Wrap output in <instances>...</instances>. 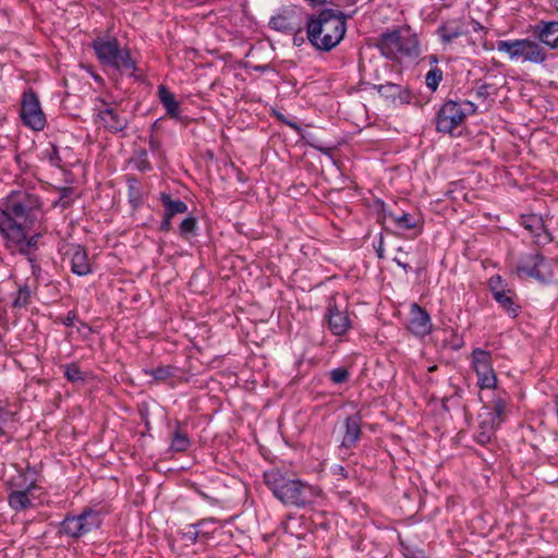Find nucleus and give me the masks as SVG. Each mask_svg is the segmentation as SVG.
Returning <instances> with one entry per match:
<instances>
[{"mask_svg":"<svg viewBox=\"0 0 558 558\" xmlns=\"http://www.w3.org/2000/svg\"><path fill=\"white\" fill-rule=\"evenodd\" d=\"M43 216L38 196L26 192H12L0 208V234L12 246L23 245L26 228L34 226Z\"/></svg>","mask_w":558,"mask_h":558,"instance_id":"f257e3e1","label":"nucleus"},{"mask_svg":"<svg viewBox=\"0 0 558 558\" xmlns=\"http://www.w3.org/2000/svg\"><path fill=\"white\" fill-rule=\"evenodd\" d=\"M347 31L345 20L342 14L326 9L312 16L307 22V38L317 49L330 51L344 37Z\"/></svg>","mask_w":558,"mask_h":558,"instance_id":"f03ea898","label":"nucleus"},{"mask_svg":"<svg viewBox=\"0 0 558 558\" xmlns=\"http://www.w3.org/2000/svg\"><path fill=\"white\" fill-rule=\"evenodd\" d=\"M381 54L390 60L415 59L420 56V41L409 28L381 34L378 44Z\"/></svg>","mask_w":558,"mask_h":558,"instance_id":"7ed1b4c3","label":"nucleus"},{"mask_svg":"<svg viewBox=\"0 0 558 558\" xmlns=\"http://www.w3.org/2000/svg\"><path fill=\"white\" fill-rule=\"evenodd\" d=\"M92 46L101 64L129 74L135 71V62L130 51L122 48L117 38L98 37L94 39Z\"/></svg>","mask_w":558,"mask_h":558,"instance_id":"20e7f679","label":"nucleus"},{"mask_svg":"<svg viewBox=\"0 0 558 558\" xmlns=\"http://www.w3.org/2000/svg\"><path fill=\"white\" fill-rule=\"evenodd\" d=\"M497 50L507 54L511 61L522 60L542 64L547 58L546 50L538 43L529 38L499 40Z\"/></svg>","mask_w":558,"mask_h":558,"instance_id":"39448f33","label":"nucleus"},{"mask_svg":"<svg viewBox=\"0 0 558 558\" xmlns=\"http://www.w3.org/2000/svg\"><path fill=\"white\" fill-rule=\"evenodd\" d=\"M477 106L469 100L457 102L446 101L437 112L436 130L441 133H451L458 128L466 116L476 112Z\"/></svg>","mask_w":558,"mask_h":558,"instance_id":"423d86ee","label":"nucleus"},{"mask_svg":"<svg viewBox=\"0 0 558 558\" xmlns=\"http://www.w3.org/2000/svg\"><path fill=\"white\" fill-rule=\"evenodd\" d=\"M554 262L538 253L522 255L515 266V274L520 278H533L541 282H548L554 278Z\"/></svg>","mask_w":558,"mask_h":558,"instance_id":"0eeeda50","label":"nucleus"},{"mask_svg":"<svg viewBox=\"0 0 558 558\" xmlns=\"http://www.w3.org/2000/svg\"><path fill=\"white\" fill-rule=\"evenodd\" d=\"M100 524V513L94 509L86 508L77 515L65 517L61 523L60 531L70 537L78 538L98 529Z\"/></svg>","mask_w":558,"mask_h":558,"instance_id":"6e6552de","label":"nucleus"},{"mask_svg":"<svg viewBox=\"0 0 558 558\" xmlns=\"http://www.w3.org/2000/svg\"><path fill=\"white\" fill-rule=\"evenodd\" d=\"M102 107L97 109L94 122L111 133L122 132L129 125V119L122 112L118 104L101 101Z\"/></svg>","mask_w":558,"mask_h":558,"instance_id":"1a4fd4ad","label":"nucleus"},{"mask_svg":"<svg viewBox=\"0 0 558 558\" xmlns=\"http://www.w3.org/2000/svg\"><path fill=\"white\" fill-rule=\"evenodd\" d=\"M21 119L23 123L34 131H41L46 125V117L41 110L38 97L33 90H27L22 96Z\"/></svg>","mask_w":558,"mask_h":558,"instance_id":"9d476101","label":"nucleus"},{"mask_svg":"<svg viewBox=\"0 0 558 558\" xmlns=\"http://www.w3.org/2000/svg\"><path fill=\"white\" fill-rule=\"evenodd\" d=\"M472 363L477 375V383L482 389L496 387L497 377L493 369L490 353L482 349L472 352Z\"/></svg>","mask_w":558,"mask_h":558,"instance_id":"9b49d317","label":"nucleus"},{"mask_svg":"<svg viewBox=\"0 0 558 558\" xmlns=\"http://www.w3.org/2000/svg\"><path fill=\"white\" fill-rule=\"evenodd\" d=\"M436 34L444 46L469 34V25L464 16L444 20L436 29Z\"/></svg>","mask_w":558,"mask_h":558,"instance_id":"f8f14e48","label":"nucleus"},{"mask_svg":"<svg viewBox=\"0 0 558 558\" xmlns=\"http://www.w3.org/2000/svg\"><path fill=\"white\" fill-rule=\"evenodd\" d=\"M490 291L494 299L506 310L509 314L515 316L518 314L519 306L515 305L513 299L515 293L507 288L500 276H493L488 281Z\"/></svg>","mask_w":558,"mask_h":558,"instance_id":"ddd939ff","label":"nucleus"},{"mask_svg":"<svg viewBox=\"0 0 558 558\" xmlns=\"http://www.w3.org/2000/svg\"><path fill=\"white\" fill-rule=\"evenodd\" d=\"M327 316L329 329L335 336H343L352 327L347 308H342L335 300H330L328 303Z\"/></svg>","mask_w":558,"mask_h":558,"instance_id":"4468645a","label":"nucleus"},{"mask_svg":"<svg viewBox=\"0 0 558 558\" xmlns=\"http://www.w3.org/2000/svg\"><path fill=\"white\" fill-rule=\"evenodd\" d=\"M408 329L416 337H425L433 330V324L429 314L418 304L413 303L410 306Z\"/></svg>","mask_w":558,"mask_h":558,"instance_id":"2eb2a0df","label":"nucleus"},{"mask_svg":"<svg viewBox=\"0 0 558 558\" xmlns=\"http://www.w3.org/2000/svg\"><path fill=\"white\" fill-rule=\"evenodd\" d=\"M69 259L71 271L80 277L92 272V264L86 250L80 244H71L64 253Z\"/></svg>","mask_w":558,"mask_h":558,"instance_id":"dca6fc26","label":"nucleus"},{"mask_svg":"<svg viewBox=\"0 0 558 558\" xmlns=\"http://www.w3.org/2000/svg\"><path fill=\"white\" fill-rule=\"evenodd\" d=\"M265 484L271 488H301L303 484L290 471L272 468L264 472Z\"/></svg>","mask_w":558,"mask_h":558,"instance_id":"f3484780","label":"nucleus"},{"mask_svg":"<svg viewBox=\"0 0 558 558\" xmlns=\"http://www.w3.org/2000/svg\"><path fill=\"white\" fill-rule=\"evenodd\" d=\"M534 33L539 41L550 47L551 49L558 47V22L541 21L535 25Z\"/></svg>","mask_w":558,"mask_h":558,"instance_id":"a211bd4d","label":"nucleus"},{"mask_svg":"<svg viewBox=\"0 0 558 558\" xmlns=\"http://www.w3.org/2000/svg\"><path fill=\"white\" fill-rule=\"evenodd\" d=\"M271 28L280 32H294L300 29L299 15L295 12H282L271 17Z\"/></svg>","mask_w":558,"mask_h":558,"instance_id":"6ab92c4d","label":"nucleus"},{"mask_svg":"<svg viewBox=\"0 0 558 558\" xmlns=\"http://www.w3.org/2000/svg\"><path fill=\"white\" fill-rule=\"evenodd\" d=\"M378 93L392 101L399 100L401 104L409 102L410 94L401 85L395 83H385L376 86Z\"/></svg>","mask_w":558,"mask_h":558,"instance_id":"aec40b11","label":"nucleus"},{"mask_svg":"<svg viewBox=\"0 0 558 558\" xmlns=\"http://www.w3.org/2000/svg\"><path fill=\"white\" fill-rule=\"evenodd\" d=\"M345 433L342 439V446L353 447L361 435V418L357 415L350 416L344 422Z\"/></svg>","mask_w":558,"mask_h":558,"instance_id":"412c9836","label":"nucleus"},{"mask_svg":"<svg viewBox=\"0 0 558 558\" xmlns=\"http://www.w3.org/2000/svg\"><path fill=\"white\" fill-rule=\"evenodd\" d=\"M158 97L170 118L178 119L180 117V104L177 101L174 94L165 85L158 86Z\"/></svg>","mask_w":558,"mask_h":558,"instance_id":"4be33fe9","label":"nucleus"},{"mask_svg":"<svg viewBox=\"0 0 558 558\" xmlns=\"http://www.w3.org/2000/svg\"><path fill=\"white\" fill-rule=\"evenodd\" d=\"M306 490H272L274 496L287 506L304 507L310 502Z\"/></svg>","mask_w":558,"mask_h":558,"instance_id":"5701e85b","label":"nucleus"},{"mask_svg":"<svg viewBox=\"0 0 558 558\" xmlns=\"http://www.w3.org/2000/svg\"><path fill=\"white\" fill-rule=\"evenodd\" d=\"M31 490H12L8 497L9 505L15 511H22L34 507V499L29 496Z\"/></svg>","mask_w":558,"mask_h":558,"instance_id":"b1692460","label":"nucleus"},{"mask_svg":"<svg viewBox=\"0 0 558 558\" xmlns=\"http://www.w3.org/2000/svg\"><path fill=\"white\" fill-rule=\"evenodd\" d=\"M160 202L165 207V214L168 217H173L178 214H184L187 211V205L181 199H173L169 194L161 193Z\"/></svg>","mask_w":558,"mask_h":558,"instance_id":"393cba45","label":"nucleus"},{"mask_svg":"<svg viewBox=\"0 0 558 558\" xmlns=\"http://www.w3.org/2000/svg\"><path fill=\"white\" fill-rule=\"evenodd\" d=\"M69 153L68 150H63L62 153L52 144L48 148L43 151L44 157L50 162V165L63 169L66 166L64 161V154Z\"/></svg>","mask_w":558,"mask_h":558,"instance_id":"a878e982","label":"nucleus"},{"mask_svg":"<svg viewBox=\"0 0 558 558\" xmlns=\"http://www.w3.org/2000/svg\"><path fill=\"white\" fill-rule=\"evenodd\" d=\"M388 217L393 221L397 228L400 230H411L416 227L417 220L410 214L395 215L389 214Z\"/></svg>","mask_w":558,"mask_h":558,"instance_id":"bb28decb","label":"nucleus"},{"mask_svg":"<svg viewBox=\"0 0 558 558\" xmlns=\"http://www.w3.org/2000/svg\"><path fill=\"white\" fill-rule=\"evenodd\" d=\"M189 446H190V439L186 436V434H184L180 429H177L173 433V436L171 439V445H170L171 450L175 451V452H181V451H185L189 448Z\"/></svg>","mask_w":558,"mask_h":558,"instance_id":"cd10ccee","label":"nucleus"},{"mask_svg":"<svg viewBox=\"0 0 558 558\" xmlns=\"http://www.w3.org/2000/svg\"><path fill=\"white\" fill-rule=\"evenodd\" d=\"M495 422L486 423L485 421L480 424V432L476 435L477 442L484 445L489 442L494 434Z\"/></svg>","mask_w":558,"mask_h":558,"instance_id":"c85d7f7f","label":"nucleus"},{"mask_svg":"<svg viewBox=\"0 0 558 558\" xmlns=\"http://www.w3.org/2000/svg\"><path fill=\"white\" fill-rule=\"evenodd\" d=\"M64 376L71 383L84 381L83 374L75 363L66 364L63 366Z\"/></svg>","mask_w":558,"mask_h":558,"instance_id":"c756f323","label":"nucleus"},{"mask_svg":"<svg viewBox=\"0 0 558 558\" xmlns=\"http://www.w3.org/2000/svg\"><path fill=\"white\" fill-rule=\"evenodd\" d=\"M441 80L442 72L437 68L429 70L425 76L426 86L433 92H435L438 88Z\"/></svg>","mask_w":558,"mask_h":558,"instance_id":"7c9ffc66","label":"nucleus"},{"mask_svg":"<svg viewBox=\"0 0 558 558\" xmlns=\"http://www.w3.org/2000/svg\"><path fill=\"white\" fill-rule=\"evenodd\" d=\"M196 219L194 217H186L180 225V234L183 238H190L195 234Z\"/></svg>","mask_w":558,"mask_h":558,"instance_id":"2f4dec72","label":"nucleus"},{"mask_svg":"<svg viewBox=\"0 0 558 558\" xmlns=\"http://www.w3.org/2000/svg\"><path fill=\"white\" fill-rule=\"evenodd\" d=\"M145 373L150 375L156 381H161L171 376L172 368L169 366H159L154 369H146Z\"/></svg>","mask_w":558,"mask_h":558,"instance_id":"473e14b6","label":"nucleus"},{"mask_svg":"<svg viewBox=\"0 0 558 558\" xmlns=\"http://www.w3.org/2000/svg\"><path fill=\"white\" fill-rule=\"evenodd\" d=\"M330 379L335 384H342L349 379V372L344 367H338L330 371Z\"/></svg>","mask_w":558,"mask_h":558,"instance_id":"72a5a7b5","label":"nucleus"},{"mask_svg":"<svg viewBox=\"0 0 558 558\" xmlns=\"http://www.w3.org/2000/svg\"><path fill=\"white\" fill-rule=\"evenodd\" d=\"M506 401L501 399L500 397H497L493 400V410L498 418V425L501 423V417L505 414L506 411Z\"/></svg>","mask_w":558,"mask_h":558,"instance_id":"f704fd0d","label":"nucleus"},{"mask_svg":"<svg viewBox=\"0 0 558 558\" xmlns=\"http://www.w3.org/2000/svg\"><path fill=\"white\" fill-rule=\"evenodd\" d=\"M11 416L12 414L9 411L0 407V437L5 435L3 430V425L8 422V420Z\"/></svg>","mask_w":558,"mask_h":558,"instance_id":"c9c22d12","label":"nucleus"},{"mask_svg":"<svg viewBox=\"0 0 558 558\" xmlns=\"http://www.w3.org/2000/svg\"><path fill=\"white\" fill-rule=\"evenodd\" d=\"M173 217H168L166 214L163 216V220L160 223V230L168 232L171 229V219Z\"/></svg>","mask_w":558,"mask_h":558,"instance_id":"e433bc0d","label":"nucleus"},{"mask_svg":"<svg viewBox=\"0 0 558 558\" xmlns=\"http://www.w3.org/2000/svg\"><path fill=\"white\" fill-rule=\"evenodd\" d=\"M472 24H473L474 32H478L483 28L482 24L478 23L477 21L472 20Z\"/></svg>","mask_w":558,"mask_h":558,"instance_id":"4c0bfd02","label":"nucleus"},{"mask_svg":"<svg viewBox=\"0 0 558 558\" xmlns=\"http://www.w3.org/2000/svg\"><path fill=\"white\" fill-rule=\"evenodd\" d=\"M199 495H201V497H203L204 499H209V501H210V502L213 501V500H211V499H210V498H209V497H208V496H207L203 490H201V492H199Z\"/></svg>","mask_w":558,"mask_h":558,"instance_id":"58836bf2","label":"nucleus"},{"mask_svg":"<svg viewBox=\"0 0 558 558\" xmlns=\"http://www.w3.org/2000/svg\"><path fill=\"white\" fill-rule=\"evenodd\" d=\"M553 7L558 12V0H553Z\"/></svg>","mask_w":558,"mask_h":558,"instance_id":"ea45409f","label":"nucleus"},{"mask_svg":"<svg viewBox=\"0 0 558 558\" xmlns=\"http://www.w3.org/2000/svg\"><path fill=\"white\" fill-rule=\"evenodd\" d=\"M395 260H396V263H397L399 266H401L402 268H404V269L407 268V264H402V262H400V260H398V259H395Z\"/></svg>","mask_w":558,"mask_h":558,"instance_id":"a19ab883","label":"nucleus"},{"mask_svg":"<svg viewBox=\"0 0 558 558\" xmlns=\"http://www.w3.org/2000/svg\"><path fill=\"white\" fill-rule=\"evenodd\" d=\"M253 69H254V70H266V69H267V66H266V65H264V66H254Z\"/></svg>","mask_w":558,"mask_h":558,"instance_id":"79ce46f5","label":"nucleus"},{"mask_svg":"<svg viewBox=\"0 0 558 558\" xmlns=\"http://www.w3.org/2000/svg\"><path fill=\"white\" fill-rule=\"evenodd\" d=\"M533 221H534L535 223H537V225H541V221H539V219H537V218H533Z\"/></svg>","mask_w":558,"mask_h":558,"instance_id":"37998d69","label":"nucleus"},{"mask_svg":"<svg viewBox=\"0 0 558 558\" xmlns=\"http://www.w3.org/2000/svg\"><path fill=\"white\" fill-rule=\"evenodd\" d=\"M289 125L292 126L293 129H298L295 123H289Z\"/></svg>","mask_w":558,"mask_h":558,"instance_id":"c03bdc74","label":"nucleus"},{"mask_svg":"<svg viewBox=\"0 0 558 558\" xmlns=\"http://www.w3.org/2000/svg\"><path fill=\"white\" fill-rule=\"evenodd\" d=\"M378 256L381 257L383 256V251H378Z\"/></svg>","mask_w":558,"mask_h":558,"instance_id":"a18cd8bd","label":"nucleus"},{"mask_svg":"<svg viewBox=\"0 0 558 558\" xmlns=\"http://www.w3.org/2000/svg\"><path fill=\"white\" fill-rule=\"evenodd\" d=\"M250 68H251V65L246 63V65H245L246 71H247Z\"/></svg>","mask_w":558,"mask_h":558,"instance_id":"49530a36","label":"nucleus"}]
</instances>
